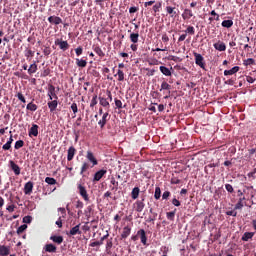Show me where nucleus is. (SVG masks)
Here are the masks:
<instances>
[{"mask_svg":"<svg viewBox=\"0 0 256 256\" xmlns=\"http://www.w3.org/2000/svg\"><path fill=\"white\" fill-rule=\"evenodd\" d=\"M193 55H194L196 65L198 67H200V69L205 70L206 63H205V58L203 57V55H201L200 53H197V52H193Z\"/></svg>","mask_w":256,"mask_h":256,"instance_id":"obj_1","label":"nucleus"},{"mask_svg":"<svg viewBox=\"0 0 256 256\" xmlns=\"http://www.w3.org/2000/svg\"><path fill=\"white\" fill-rule=\"evenodd\" d=\"M130 41L131 43H133L131 44L130 49H132L133 51H137V43H139V32H132L130 34Z\"/></svg>","mask_w":256,"mask_h":256,"instance_id":"obj_2","label":"nucleus"},{"mask_svg":"<svg viewBox=\"0 0 256 256\" xmlns=\"http://www.w3.org/2000/svg\"><path fill=\"white\" fill-rule=\"evenodd\" d=\"M133 205L136 213H142L143 209H145V196L141 200H137Z\"/></svg>","mask_w":256,"mask_h":256,"instance_id":"obj_3","label":"nucleus"},{"mask_svg":"<svg viewBox=\"0 0 256 256\" xmlns=\"http://www.w3.org/2000/svg\"><path fill=\"white\" fill-rule=\"evenodd\" d=\"M160 91H168L164 99H169V97H171V85L167 83V81L161 83Z\"/></svg>","mask_w":256,"mask_h":256,"instance_id":"obj_4","label":"nucleus"},{"mask_svg":"<svg viewBox=\"0 0 256 256\" xmlns=\"http://www.w3.org/2000/svg\"><path fill=\"white\" fill-rule=\"evenodd\" d=\"M109 119H110L109 112H105L102 115V118L98 121V125L100 129H105V125H107V121H109Z\"/></svg>","mask_w":256,"mask_h":256,"instance_id":"obj_5","label":"nucleus"},{"mask_svg":"<svg viewBox=\"0 0 256 256\" xmlns=\"http://www.w3.org/2000/svg\"><path fill=\"white\" fill-rule=\"evenodd\" d=\"M78 191L79 195L82 197V199H84V201H89V194L87 193V189L83 185L78 184Z\"/></svg>","mask_w":256,"mask_h":256,"instance_id":"obj_6","label":"nucleus"},{"mask_svg":"<svg viewBox=\"0 0 256 256\" xmlns=\"http://www.w3.org/2000/svg\"><path fill=\"white\" fill-rule=\"evenodd\" d=\"M86 159L92 163V167H95V165H99V162L97 161V158H95V155L91 152V150H88L86 153Z\"/></svg>","mask_w":256,"mask_h":256,"instance_id":"obj_7","label":"nucleus"},{"mask_svg":"<svg viewBox=\"0 0 256 256\" xmlns=\"http://www.w3.org/2000/svg\"><path fill=\"white\" fill-rule=\"evenodd\" d=\"M55 45H58L62 51H67V49H69V42L63 41L61 39H56Z\"/></svg>","mask_w":256,"mask_h":256,"instance_id":"obj_8","label":"nucleus"},{"mask_svg":"<svg viewBox=\"0 0 256 256\" xmlns=\"http://www.w3.org/2000/svg\"><path fill=\"white\" fill-rule=\"evenodd\" d=\"M137 236L140 237V241L142 245H147V233L144 229H140L137 231Z\"/></svg>","mask_w":256,"mask_h":256,"instance_id":"obj_9","label":"nucleus"},{"mask_svg":"<svg viewBox=\"0 0 256 256\" xmlns=\"http://www.w3.org/2000/svg\"><path fill=\"white\" fill-rule=\"evenodd\" d=\"M10 168L14 172V175H21V167L15 163V161L10 160L9 161Z\"/></svg>","mask_w":256,"mask_h":256,"instance_id":"obj_10","label":"nucleus"},{"mask_svg":"<svg viewBox=\"0 0 256 256\" xmlns=\"http://www.w3.org/2000/svg\"><path fill=\"white\" fill-rule=\"evenodd\" d=\"M67 235H70V236L81 235V223L72 227L69 233H67Z\"/></svg>","mask_w":256,"mask_h":256,"instance_id":"obj_11","label":"nucleus"},{"mask_svg":"<svg viewBox=\"0 0 256 256\" xmlns=\"http://www.w3.org/2000/svg\"><path fill=\"white\" fill-rule=\"evenodd\" d=\"M213 47H214V49H216V51H227V45H225V42H223L221 40L214 43Z\"/></svg>","mask_w":256,"mask_h":256,"instance_id":"obj_12","label":"nucleus"},{"mask_svg":"<svg viewBox=\"0 0 256 256\" xmlns=\"http://www.w3.org/2000/svg\"><path fill=\"white\" fill-rule=\"evenodd\" d=\"M48 21L52 25H61V23H63V19H61V17L58 16H50L48 17Z\"/></svg>","mask_w":256,"mask_h":256,"instance_id":"obj_13","label":"nucleus"},{"mask_svg":"<svg viewBox=\"0 0 256 256\" xmlns=\"http://www.w3.org/2000/svg\"><path fill=\"white\" fill-rule=\"evenodd\" d=\"M77 153V150L75 147L70 146L67 151V161H73V158L75 157V154Z\"/></svg>","mask_w":256,"mask_h":256,"instance_id":"obj_14","label":"nucleus"},{"mask_svg":"<svg viewBox=\"0 0 256 256\" xmlns=\"http://www.w3.org/2000/svg\"><path fill=\"white\" fill-rule=\"evenodd\" d=\"M48 108L50 109V113H55L57 110V106L59 105V102H57V99L51 100L47 103Z\"/></svg>","mask_w":256,"mask_h":256,"instance_id":"obj_15","label":"nucleus"},{"mask_svg":"<svg viewBox=\"0 0 256 256\" xmlns=\"http://www.w3.org/2000/svg\"><path fill=\"white\" fill-rule=\"evenodd\" d=\"M105 175H107V170H99L95 173L93 181H101Z\"/></svg>","mask_w":256,"mask_h":256,"instance_id":"obj_16","label":"nucleus"},{"mask_svg":"<svg viewBox=\"0 0 256 256\" xmlns=\"http://www.w3.org/2000/svg\"><path fill=\"white\" fill-rule=\"evenodd\" d=\"M46 253H57V246L54 244H46L43 248Z\"/></svg>","mask_w":256,"mask_h":256,"instance_id":"obj_17","label":"nucleus"},{"mask_svg":"<svg viewBox=\"0 0 256 256\" xmlns=\"http://www.w3.org/2000/svg\"><path fill=\"white\" fill-rule=\"evenodd\" d=\"M11 254V247L0 245V256H7Z\"/></svg>","mask_w":256,"mask_h":256,"instance_id":"obj_18","label":"nucleus"},{"mask_svg":"<svg viewBox=\"0 0 256 256\" xmlns=\"http://www.w3.org/2000/svg\"><path fill=\"white\" fill-rule=\"evenodd\" d=\"M191 17H193V10L189 8L184 9V12L182 13V19H184V21H187L191 19Z\"/></svg>","mask_w":256,"mask_h":256,"instance_id":"obj_19","label":"nucleus"},{"mask_svg":"<svg viewBox=\"0 0 256 256\" xmlns=\"http://www.w3.org/2000/svg\"><path fill=\"white\" fill-rule=\"evenodd\" d=\"M39 135V126L37 124H33L29 130V137H37Z\"/></svg>","mask_w":256,"mask_h":256,"instance_id":"obj_20","label":"nucleus"},{"mask_svg":"<svg viewBox=\"0 0 256 256\" xmlns=\"http://www.w3.org/2000/svg\"><path fill=\"white\" fill-rule=\"evenodd\" d=\"M48 96L50 101H53V97L54 99H59V97H57V94H55V86L50 85L48 88Z\"/></svg>","mask_w":256,"mask_h":256,"instance_id":"obj_21","label":"nucleus"},{"mask_svg":"<svg viewBox=\"0 0 256 256\" xmlns=\"http://www.w3.org/2000/svg\"><path fill=\"white\" fill-rule=\"evenodd\" d=\"M25 195H31L33 193V182L29 181L24 186Z\"/></svg>","mask_w":256,"mask_h":256,"instance_id":"obj_22","label":"nucleus"},{"mask_svg":"<svg viewBox=\"0 0 256 256\" xmlns=\"http://www.w3.org/2000/svg\"><path fill=\"white\" fill-rule=\"evenodd\" d=\"M175 9L173 6H166L165 8L167 15H170V17H177V11Z\"/></svg>","mask_w":256,"mask_h":256,"instance_id":"obj_23","label":"nucleus"},{"mask_svg":"<svg viewBox=\"0 0 256 256\" xmlns=\"http://www.w3.org/2000/svg\"><path fill=\"white\" fill-rule=\"evenodd\" d=\"M129 235H131V227L125 226L121 234V239H127Z\"/></svg>","mask_w":256,"mask_h":256,"instance_id":"obj_24","label":"nucleus"},{"mask_svg":"<svg viewBox=\"0 0 256 256\" xmlns=\"http://www.w3.org/2000/svg\"><path fill=\"white\" fill-rule=\"evenodd\" d=\"M89 163L88 162H83L82 166H81V170H80V175L82 177H85V173H87V171H89Z\"/></svg>","mask_w":256,"mask_h":256,"instance_id":"obj_25","label":"nucleus"},{"mask_svg":"<svg viewBox=\"0 0 256 256\" xmlns=\"http://www.w3.org/2000/svg\"><path fill=\"white\" fill-rule=\"evenodd\" d=\"M239 66H234L232 69H230V70H225L224 71V75L225 76H228V75H235V73H238V71H239Z\"/></svg>","mask_w":256,"mask_h":256,"instance_id":"obj_26","label":"nucleus"},{"mask_svg":"<svg viewBox=\"0 0 256 256\" xmlns=\"http://www.w3.org/2000/svg\"><path fill=\"white\" fill-rule=\"evenodd\" d=\"M50 241H53V243H56L57 245H61V243H63V236H51Z\"/></svg>","mask_w":256,"mask_h":256,"instance_id":"obj_27","label":"nucleus"},{"mask_svg":"<svg viewBox=\"0 0 256 256\" xmlns=\"http://www.w3.org/2000/svg\"><path fill=\"white\" fill-rule=\"evenodd\" d=\"M99 103L102 107H107V109H109V107H111V105L109 104V100H107V98L105 97H99Z\"/></svg>","mask_w":256,"mask_h":256,"instance_id":"obj_28","label":"nucleus"},{"mask_svg":"<svg viewBox=\"0 0 256 256\" xmlns=\"http://www.w3.org/2000/svg\"><path fill=\"white\" fill-rule=\"evenodd\" d=\"M93 51H94L95 54L98 55L101 59H103V57H105V52H103V50L101 49V47L95 46V47H93Z\"/></svg>","mask_w":256,"mask_h":256,"instance_id":"obj_29","label":"nucleus"},{"mask_svg":"<svg viewBox=\"0 0 256 256\" xmlns=\"http://www.w3.org/2000/svg\"><path fill=\"white\" fill-rule=\"evenodd\" d=\"M160 71L162 75H165V77H171V70L165 66H160Z\"/></svg>","mask_w":256,"mask_h":256,"instance_id":"obj_30","label":"nucleus"},{"mask_svg":"<svg viewBox=\"0 0 256 256\" xmlns=\"http://www.w3.org/2000/svg\"><path fill=\"white\" fill-rule=\"evenodd\" d=\"M254 236V232H245L242 236V241H249V239H253Z\"/></svg>","mask_w":256,"mask_h":256,"instance_id":"obj_31","label":"nucleus"},{"mask_svg":"<svg viewBox=\"0 0 256 256\" xmlns=\"http://www.w3.org/2000/svg\"><path fill=\"white\" fill-rule=\"evenodd\" d=\"M76 65L77 67H81V69H84V67H87V60L76 58Z\"/></svg>","mask_w":256,"mask_h":256,"instance_id":"obj_32","label":"nucleus"},{"mask_svg":"<svg viewBox=\"0 0 256 256\" xmlns=\"http://www.w3.org/2000/svg\"><path fill=\"white\" fill-rule=\"evenodd\" d=\"M113 248V238L107 240L106 242V253L111 254V249Z\"/></svg>","mask_w":256,"mask_h":256,"instance_id":"obj_33","label":"nucleus"},{"mask_svg":"<svg viewBox=\"0 0 256 256\" xmlns=\"http://www.w3.org/2000/svg\"><path fill=\"white\" fill-rule=\"evenodd\" d=\"M140 191L141 190L139 189V187H134L132 192H131L132 199H138Z\"/></svg>","mask_w":256,"mask_h":256,"instance_id":"obj_34","label":"nucleus"},{"mask_svg":"<svg viewBox=\"0 0 256 256\" xmlns=\"http://www.w3.org/2000/svg\"><path fill=\"white\" fill-rule=\"evenodd\" d=\"M34 73H37V63H35V62L33 64H31L28 69L29 75H33Z\"/></svg>","mask_w":256,"mask_h":256,"instance_id":"obj_35","label":"nucleus"},{"mask_svg":"<svg viewBox=\"0 0 256 256\" xmlns=\"http://www.w3.org/2000/svg\"><path fill=\"white\" fill-rule=\"evenodd\" d=\"M118 76V81H125V73L123 72V70L119 69L117 71V74L114 75V77Z\"/></svg>","mask_w":256,"mask_h":256,"instance_id":"obj_36","label":"nucleus"},{"mask_svg":"<svg viewBox=\"0 0 256 256\" xmlns=\"http://www.w3.org/2000/svg\"><path fill=\"white\" fill-rule=\"evenodd\" d=\"M222 27H225L226 29H231V27H233V20L222 21Z\"/></svg>","mask_w":256,"mask_h":256,"instance_id":"obj_37","label":"nucleus"},{"mask_svg":"<svg viewBox=\"0 0 256 256\" xmlns=\"http://www.w3.org/2000/svg\"><path fill=\"white\" fill-rule=\"evenodd\" d=\"M27 111H37L38 107L37 104L30 102L26 106Z\"/></svg>","mask_w":256,"mask_h":256,"instance_id":"obj_38","label":"nucleus"},{"mask_svg":"<svg viewBox=\"0 0 256 256\" xmlns=\"http://www.w3.org/2000/svg\"><path fill=\"white\" fill-rule=\"evenodd\" d=\"M244 67H249L250 65H255V59L248 58L246 60H243Z\"/></svg>","mask_w":256,"mask_h":256,"instance_id":"obj_39","label":"nucleus"},{"mask_svg":"<svg viewBox=\"0 0 256 256\" xmlns=\"http://www.w3.org/2000/svg\"><path fill=\"white\" fill-rule=\"evenodd\" d=\"M15 97H17V99L19 101H21V103H24V105H25V103H27V100L25 99V96L23 95V92H17Z\"/></svg>","mask_w":256,"mask_h":256,"instance_id":"obj_40","label":"nucleus"},{"mask_svg":"<svg viewBox=\"0 0 256 256\" xmlns=\"http://www.w3.org/2000/svg\"><path fill=\"white\" fill-rule=\"evenodd\" d=\"M186 35H195V27L187 26L186 30H184Z\"/></svg>","mask_w":256,"mask_h":256,"instance_id":"obj_41","label":"nucleus"},{"mask_svg":"<svg viewBox=\"0 0 256 256\" xmlns=\"http://www.w3.org/2000/svg\"><path fill=\"white\" fill-rule=\"evenodd\" d=\"M154 198L156 199V201H159V199H161V188L160 187L155 188Z\"/></svg>","mask_w":256,"mask_h":256,"instance_id":"obj_42","label":"nucleus"},{"mask_svg":"<svg viewBox=\"0 0 256 256\" xmlns=\"http://www.w3.org/2000/svg\"><path fill=\"white\" fill-rule=\"evenodd\" d=\"M45 183H47L48 185H57V180L55 178L46 177Z\"/></svg>","mask_w":256,"mask_h":256,"instance_id":"obj_43","label":"nucleus"},{"mask_svg":"<svg viewBox=\"0 0 256 256\" xmlns=\"http://www.w3.org/2000/svg\"><path fill=\"white\" fill-rule=\"evenodd\" d=\"M168 61H174V63H181V61H183V59L179 58V56L170 55L168 57Z\"/></svg>","mask_w":256,"mask_h":256,"instance_id":"obj_44","label":"nucleus"},{"mask_svg":"<svg viewBox=\"0 0 256 256\" xmlns=\"http://www.w3.org/2000/svg\"><path fill=\"white\" fill-rule=\"evenodd\" d=\"M166 217L169 221H175V211L167 212Z\"/></svg>","mask_w":256,"mask_h":256,"instance_id":"obj_45","label":"nucleus"},{"mask_svg":"<svg viewBox=\"0 0 256 256\" xmlns=\"http://www.w3.org/2000/svg\"><path fill=\"white\" fill-rule=\"evenodd\" d=\"M161 7H162V3H161V2H158V3H156V4L152 7V9H153L154 13H159Z\"/></svg>","mask_w":256,"mask_h":256,"instance_id":"obj_46","label":"nucleus"},{"mask_svg":"<svg viewBox=\"0 0 256 256\" xmlns=\"http://www.w3.org/2000/svg\"><path fill=\"white\" fill-rule=\"evenodd\" d=\"M110 183H111L112 185H114V187H112V191H117V189H118V187H119V182H117V181L115 180V178H112L111 181H110Z\"/></svg>","mask_w":256,"mask_h":256,"instance_id":"obj_47","label":"nucleus"},{"mask_svg":"<svg viewBox=\"0 0 256 256\" xmlns=\"http://www.w3.org/2000/svg\"><path fill=\"white\" fill-rule=\"evenodd\" d=\"M25 145V142L23 140H18L15 143L14 149H21Z\"/></svg>","mask_w":256,"mask_h":256,"instance_id":"obj_48","label":"nucleus"},{"mask_svg":"<svg viewBox=\"0 0 256 256\" xmlns=\"http://www.w3.org/2000/svg\"><path fill=\"white\" fill-rule=\"evenodd\" d=\"M35 56V52L31 49H28L25 51V57H27V59H29L30 57H34Z\"/></svg>","mask_w":256,"mask_h":256,"instance_id":"obj_49","label":"nucleus"},{"mask_svg":"<svg viewBox=\"0 0 256 256\" xmlns=\"http://www.w3.org/2000/svg\"><path fill=\"white\" fill-rule=\"evenodd\" d=\"M27 229V225H21L20 227H18L17 229V235H21V233H23L25 230Z\"/></svg>","mask_w":256,"mask_h":256,"instance_id":"obj_50","label":"nucleus"},{"mask_svg":"<svg viewBox=\"0 0 256 256\" xmlns=\"http://www.w3.org/2000/svg\"><path fill=\"white\" fill-rule=\"evenodd\" d=\"M95 105H97V94H95L93 97H92V100L90 102V107L91 109H93V107H95Z\"/></svg>","mask_w":256,"mask_h":256,"instance_id":"obj_51","label":"nucleus"},{"mask_svg":"<svg viewBox=\"0 0 256 256\" xmlns=\"http://www.w3.org/2000/svg\"><path fill=\"white\" fill-rule=\"evenodd\" d=\"M115 106L117 107V109H123V102H121V100L115 98Z\"/></svg>","mask_w":256,"mask_h":256,"instance_id":"obj_52","label":"nucleus"},{"mask_svg":"<svg viewBox=\"0 0 256 256\" xmlns=\"http://www.w3.org/2000/svg\"><path fill=\"white\" fill-rule=\"evenodd\" d=\"M162 41L165 43V45L169 43V35H167L166 32L162 34Z\"/></svg>","mask_w":256,"mask_h":256,"instance_id":"obj_53","label":"nucleus"},{"mask_svg":"<svg viewBox=\"0 0 256 256\" xmlns=\"http://www.w3.org/2000/svg\"><path fill=\"white\" fill-rule=\"evenodd\" d=\"M171 197V192L170 191H165L163 194H162V199L164 201H167V199H169Z\"/></svg>","mask_w":256,"mask_h":256,"instance_id":"obj_54","label":"nucleus"},{"mask_svg":"<svg viewBox=\"0 0 256 256\" xmlns=\"http://www.w3.org/2000/svg\"><path fill=\"white\" fill-rule=\"evenodd\" d=\"M75 53L77 55V57H81V55H83V47L79 46L75 49Z\"/></svg>","mask_w":256,"mask_h":256,"instance_id":"obj_55","label":"nucleus"},{"mask_svg":"<svg viewBox=\"0 0 256 256\" xmlns=\"http://www.w3.org/2000/svg\"><path fill=\"white\" fill-rule=\"evenodd\" d=\"M146 71H148L146 74L147 77H153V75H155V72H156L155 69H149V68H146Z\"/></svg>","mask_w":256,"mask_h":256,"instance_id":"obj_56","label":"nucleus"},{"mask_svg":"<svg viewBox=\"0 0 256 256\" xmlns=\"http://www.w3.org/2000/svg\"><path fill=\"white\" fill-rule=\"evenodd\" d=\"M91 211H93V206H88L85 210L86 217H91Z\"/></svg>","mask_w":256,"mask_h":256,"instance_id":"obj_57","label":"nucleus"},{"mask_svg":"<svg viewBox=\"0 0 256 256\" xmlns=\"http://www.w3.org/2000/svg\"><path fill=\"white\" fill-rule=\"evenodd\" d=\"M71 110L73 111V113H74V115L76 114V113H78V111H79V108L77 107V103H72V105H71Z\"/></svg>","mask_w":256,"mask_h":256,"instance_id":"obj_58","label":"nucleus"},{"mask_svg":"<svg viewBox=\"0 0 256 256\" xmlns=\"http://www.w3.org/2000/svg\"><path fill=\"white\" fill-rule=\"evenodd\" d=\"M137 11H139V7L137 6H132L129 8L130 15H133V13H137Z\"/></svg>","mask_w":256,"mask_h":256,"instance_id":"obj_59","label":"nucleus"},{"mask_svg":"<svg viewBox=\"0 0 256 256\" xmlns=\"http://www.w3.org/2000/svg\"><path fill=\"white\" fill-rule=\"evenodd\" d=\"M246 81H247L248 83H255L256 77H254V76H252V75L247 76V77H246Z\"/></svg>","mask_w":256,"mask_h":256,"instance_id":"obj_60","label":"nucleus"},{"mask_svg":"<svg viewBox=\"0 0 256 256\" xmlns=\"http://www.w3.org/2000/svg\"><path fill=\"white\" fill-rule=\"evenodd\" d=\"M43 53H44V55L47 57V56H49V55H51V48L50 47H45L44 49H43Z\"/></svg>","mask_w":256,"mask_h":256,"instance_id":"obj_61","label":"nucleus"},{"mask_svg":"<svg viewBox=\"0 0 256 256\" xmlns=\"http://www.w3.org/2000/svg\"><path fill=\"white\" fill-rule=\"evenodd\" d=\"M239 209H243V202H238L236 203L235 207H234V210L237 211Z\"/></svg>","mask_w":256,"mask_h":256,"instance_id":"obj_62","label":"nucleus"},{"mask_svg":"<svg viewBox=\"0 0 256 256\" xmlns=\"http://www.w3.org/2000/svg\"><path fill=\"white\" fill-rule=\"evenodd\" d=\"M225 189L226 191H228V193H233L234 191L233 186L231 184H226Z\"/></svg>","mask_w":256,"mask_h":256,"instance_id":"obj_63","label":"nucleus"},{"mask_svg":"<svg viewBox=\"0 0 256 256\" xmlns=\"http://www.w3.org/2000/svg\"><path fill=\"white\" fill-rule=\"evenodd\" d=\"M31 221H33V217L31 216H25L23 218V223H31Z\"/></svg>","mask_w":256,"mask_h":256,"instance_id":"obj_64","label":"nucleus"}]
</instances>
